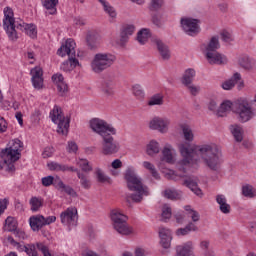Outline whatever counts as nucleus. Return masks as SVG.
Segmentation results:
<instances>
[{
    "mask_svg": "<svg viewBox=\"0 0 256 256\" xmlns=\"http://www.w3.org/2000/svg\"><path fill=\"white\" fill-rule=\"evenodd\" d=\"M55 221H57V217L55 216H48L47 218H44L43 216V220H42V222L44 223V226L51 225V223H55Z\"/></svg>",
    "mask_w": 256,
    "mask_h": 256,
    "instance_id": "obj_60",
    "label": "nucleus"
},
{
    "mask_svg": "<svg viewBox=\"0 0 256 256\" xmlns=\"http://www.w3.org/2000/svg\"><path fill=\"white\" fill-rule=\"evenodd\" d=\"M78 179H80V185L84 189H91V180L87 178V175L83 174V172H78Z\"/></svg>",
    "mask_w": 256,
    "mask_h": 256,
    "instance_id": "obj_41",
    "label": "nucleus"
},
{
    "mask_svg": "<svg viewBox=\"0 0 256 256\" xmlns=\"http://www.w3.org/2000/svg\"><path fill=\"white\" fill-rule=\"evenodd\" d=\"M183 193L179 190L175 189H166L164 191V197L166 199H171L172 201H177V199H181Z\"/></svg>",
    "mask_w": 256,
    "mask_h": 256,
    "instance_id": "obj_32",
    "label": "nucleus"
},
{
    "mask_svg": "<svg viewBox=\"0 0 256 256\" xmlns=\"http://www.w3.org/2000/svg\"><path fill=\"white\" fill-rule=\"evenodd\" d=\"M99 3L102 5L105 13L109 14V17H111V19H115V17H117V12H115V8H113L109 2H107V0H98Z\"/></svg>",
    "mask_w": 256,
    "mask_h": 256,
    "instance_id": "obj_34",
    "label": "nucleus"
},
{
    "mask_svg": "<svg viewBox=\"0 0 256 256\" xmlns=\"http://www.w3.org/2000/svg\"><path fill=\"white\" fill-rule=\"evenodd\" d=\"M36 247H37V250L41 251V253L44 256H52L51 252H49V247H47L45 244L38 242V243H36Z\"/></svg>",
    "mask_w": 256,
    "mask_h": 256,
    "instance_id": "obj_50",
    "label": "nucleus"
},
{
    "mask_svg": "<svg viewBox=\"0 0 256 256\" xmlns=\"http://www.w3.org/2000/svg\"><path fill=\"white\" fill-rule=\"evenodd\" d=\"M153 42L158 49L161 59H163V61H169V59H171V50H169V46L163 43L159 38L154 39Z\"/></svg>",
    "mask_w": 256,
    "mask_h": 256,
    "instance_id": "obj_21",
    "label": "nucleus"
},
{
    "mask_svg": "<svg viewBox=\"0 0 256 256\" xmlns=\"http://www.w3.org/2000/svg\"><path fill=\"white\" fill-rule=\"evenodd\" d=\"M165 5V0H151L149 9L150 11H161Z\"/></svg>",
    "mask_w": 256,
    "mask_h": 256,
    "instance_id": "obj_44",
    "label": "nucleus"
},
{
    "mask_svg": "<svg viewBox=\"0 0 256 256\" xmlns=\"http://www.w3.org/2000/svg\"><path fill=\"white\" fill-rule=\"evenodd\" d=\"M52 81L56 84L58 93L61 95V97H63L69 91V87L67 86V83H65L63 74H54L52 76Z\"/></svg>",
    "mask_w": 256,
    "mask_h": 256,
    "instance_id": "obj_20",
    "label": "nucleus"
},
{
    "mask_svg": "<svg viewBox=\"0 0 256 256\" xmlns=\"http://www.w3.org/2000/svg\"><path fill=\"white\" fill-rule=\"evenodd\" d=\"M193 79H195V71L193 69H187L183 74L181 83L184 84V86L191 85Z\"/></svg>",
    "mask_w": 256,
    "mask_h": 256,
    "instance_id": "obj_31",
    "label": "nucleus"
},
{
    "mask_svg": "<svg viewBox=\"0 0 256 256\" xmlns=\"http://www.w3.org/2000/svg\"><path fill=\"white\" fill-rule=\"evenodd\" d=\"M179 149L183 159L177 162L176 167L180 173H187L189 165H191V163H197L198 159L195 158L197 153L210 171L217 172L221 169L222 154L217 144H203L192 148L186 144H181Z\"/></svg>",
    "mask_w": 256,
    "mask_h": 256,
    "instance_id": "obj_1",
    "label": "nucleus"
},
{
    "mask_svg": "<svg viewBox=\"0 0 256 256\" xmlns=\"http://www.w3.org/2000/svg\"><path fill=\"white\" fill-rule=\"evenodd\" d=\"M148 39H149L148 29H142L138 32L137 41L140 43V45H145Z\"/></svg>",
    "mask_w": 256,
    "mask_h": 256,
    "instance_id": "obj_40",
    "label": "nucleus"
},
{
    "mask_svg": "<svg viewBox=\"0 0 256 256\" xmlns=\"http://www.w3.org/2000/svg\"><path fill=\"white\" fill-rule=\"evenodd\" d=\"M143 167H144V169H147L148 171H150V173H151L152 177H154V179H161V176H159V172H157L155 165H153L151 162L144 161Z\"/></svg>",
    "mask_w": 256,
    "mask_h": 256,
    "instance_id": "obj_39",
    "label": "nucleus"
},
{
    "mask_svg": "<svg viewBox=\"0 0 256 256\" xmlns=\"http://www.w3.org/2000/svg\"><path fill=\"white\" fill-rule=\"evenodd\" d=\"M77 165L80 167V169L84 173H89V171H93V167L91 166V164L89 163V160L87 159H80L77 162Z\"/></svg>",
    "mask_w": 256,
    "mask_h": 256,
    "instance_id": "obj_42",
    "label": "nucleus"
},
{
    "mask_svg": "<svg viewBox=\"0 0 256 256\" xmlns=\"http://www.w3.org/2000/svg\"><path fill=\"white\" fill-rule=\"evenodd\" d=\"M163 159L166 163H173V146L166 144L162 151Z\"/></svg>",
    "mask_w": 256,
    "mask_h": 256,
    "instance_id": "obj_33",
    "label": "nucleus"
},
{
    "mask_svg": "<svg viewBox=\"0 0 256 256\" xmlns=\"http://www.w3.org/2000/svg\"><path fill=\"white\" fill-rule=\"evenodd\" d=\"M7 209V199L0 200V215Z\"/></svg>",
    "mask_w": 256,
    "mask_h": 256,
    "instance_id": "obj_63",
    "label": "nucleus"
},
{
    "mask_svg": "<svg viewBox=\"0 0 256 256\" xmlns=\"http://www.w3.org/2000/svg\"><path fill=\"white\" fill-rule=\"evenodd\" d=\"M97 179L99 183H108V185H111L112 183L111 178L101 170H97Z\"/></svg>",
    "mask_w": 256,
    "mask_h": 256,
    "instance_id": "obj_45",
    "label": "nucleus"
},
{
    "mask_svg": "<svg viewBox=\"0 0 256 256\" xmlns=\"http://www.w3.org/2000/svg\"><path fill=\"white\" fill-rule=\"evenodd\" d=\"M170 121L167 118L156 116L149 122L150 129L159 131L160 133H167L169 131Z\"/></svg>",
    "mask_w": 256,
    "mask_h": 256,
    "instance_id": "obj_12",
    "label": "nucleus"
},
{
    "mask_svg": "<svg viewBox=\"0 0 256 256\" xmlns=\"http://www.w3.org/2000/svg\"><path fill=\"white\" fill-rule=\"evenodd\" d=\"M127 219V216L119 212V210L111 211L113 227L117 233H120V235H130L131 233V228L127 225Z\"/></svg>",
    "mask_w": 256,
    "mask_h": 256,
    "instance_id": "obj_9",
    "label": "nucleus"
},
{
    "mask_svg": "<svg viewBox=\"0 0 256 256\" xmlns=\"http://www.w3.org/2000/svg\"><path fill=\"white\" fill-rule=\"evenodd\" d=\"M55 181V177L53 176H46L42 178V185L44 187H51L53 185V182Z\"/></svg>",
    "mask_w": 256,
    "mask_h": 256,
    "instance_id": "obj_54",
    "label": "nucleus"
},
{
    "mask_svg": "<svg viewBox=\"0 0 256 256\" xmlns=\"http://www.w3.org/2000/svg\"><path fill=\"white\" fill-rule=\"evenodd\" d=\"M60 219L63 225H77V208H68L60 214Z\"/></svg>",
    "mask_w": 256,
    "mask_h": 256,
    "instance_id": "obj_14",
    "label": "nucleus"
},
{
    "mask_svg": "<svg viewBox=\"0 0 256 256\" xmlns=\"http://www.w3.org/2000/svg\"><path fill=\"white\" fill-rule=\"evenodd\" d=\"M30 227L33 231H40L45 227L43 223V215L32 216L29 219Z\"/></svg>",
    "mask_w": 256,
    "mask_h": 256,
    "instance_id": "obj_24",
    "label": "nucleus"
},
{
    "mask_svg": "<svg viewBox=\"0 0 256 256\" xmlns=\"http://www.w3.org/2000/svg\"><path fill=\"white\" fill-rule=\"evenodd\" d=\"M230 131L237 143H241L243 141V127L240 125L234 124L230 126Z\"/></svg>",
    "mask_w": 256,
    "mask_h": 256,
    "instance_id": "obj_28",
    "label": "nucleus"
},
{
    "mask_svg": "<svg viewBox=\"0 0 256 256\" xmlns=\"http://www.w3.org/2000/svg\"><path fill=\"white\" fill-rule=\"evenodd\" d=\"M188 91H190L191 95L195 97V95L199 94V91H201V88L199 86H195V84H189L186 85Z\"/></svg>",
    "mask_w": 256,
    "mask_h": 256,
    "instance_id": "obj_56",
    "label": "nucleus"
},
{
    "mask_svg": "<svg viewBox=\"0 0 256 256\" xmlns=\"http://www.w3.org/2000/svg\"><path fill=\"white\" fill-rule=\"evenodd\" d=\"M53 153H55V148L46 147L42 153L44 159H49V157H53Z\"/></svg>",
    "mask_w": 256,
    "mask_h": 256,
    "instance_id": "obj_57",
    "label": "nucleus"
},
{
    "mask_svg": "<svg viewBox=\"0 0 256 256\" xmlns=\"http://www.w3.org/2000/svg\"><path fill=\"white\" fill-rule=\"evenodd\" d=\"M182 185L188 187L198 197H203V191L199 188V180L197 178L188 177L183 181Z\"/></svg>",
    "mask_w": 256,
    "mask_h": 256,
    "instance_id": "obj_19",
    "label": "nucleus"
},
{
    "mask_svg": "<svg viewBox=\"0 0 256 256\" xmlns=\"http://www.w3.org/2000/svg\"><path fill=\"white\" fill-rule=\"evenodd\" d=\"M124 179L127 183V187L129 191L133 193L126 195L127 203H141L143 201V197H147L149 195V188L143 185V181L134 170L127 169Z\"/></svg>",
    "mask_w": 256,
    "mask_h": 256,
    "instance_id": "obj_4",
    "label": "nucleus"
},
{
    "mask_svg": "<svg viewBox=\"0 0 256 256\" xmlns=\"http://www.w3.org/2000/svg\"><path fill=\"white\" fill-rule=\"evenodd\" d=\"M90 128L92 131H94V133H97V118L90 120Z\"/></svg>",
    "mask_w": 256,
    "mask_h": 256,
    "instance_id": "obj_64",
    "label": "nucleus"
},
{
    "mask_svg": "<svg viewBox=\"0 0 256 256\" xmlns=\"http://www.w3.org/2000/svg\"><path fill=\"white\" fill-rule=\"evenodd\" d=\"M180 128L182 130L185 141H187V143H193V140L195 139V134H193V129H191V126L187 124H182Z\"/></svg>",
    "mask_w": 256,
    "mask_h": 256,
    "instance_id": "obj_27",
    "label": "nucleus"
},
{
    "mask_svg": "<svg viewBox=\"0 0 256 256\" xmlns=\"http://www.w3.org/2000/svg\"><path fill=\"white\" fill-rule=\"evenodd\" d=\"M135 33V25L126 24L123 25L120 29L119 39L116 41L117 45L120 47H125L127 42L129 41V37Z\"/></svg>",
    "mask_w": 256,
    "mask_h": 256,
    "instance_id": "obj_13",
    "label": "nucleus"
},
{
    "mask_svg": "<svg viewBox=\"0 0 256 256\" xmlns=\"http://www.w3.org/2000/svg\"><path fill=\"white\" fill-rule=\"evenodd\" d=\"M8 241L13 245V247H16L17 251H19L20 253H22V251H27V246L15 241L13 237H9Z\"/></svg>",
    "mask_w": 256,
    "mask_h": 256,
    "instance_id": "obj_49",
    "label": "nucleus"
},
{
    "mask_svg": "<svg viewBox=\"0 0 256 256\" xmlns=\"http://www.w3.org/2000/svg\"><path fill=\"white\" fill-rule=\"evenodd\" d=\"M221 39H222V41H225V43H229V42L233 41L231 33H229L228 31H223L221 33Z\"/></svg>",
    "mask_w": 256,
    "mask_h": 256,
    "instance_id": "obj_59",
    "label": "nucleus"
},
{
    "mask_svg": "<svg viewBox=\"0 0 256 256\" xmlns=\"http://www.w3.org/2000/svg\"><path fill=\"white\" fill-rule=\"evenodd\" d=\"M50 119L53 123L58 124L57 133L61 135H67L69 133V124L71 119L65 118L61 107L55 105L52 111L50 112Z\"/></svg>",
    "mask_w": 256,
    "mask_h": 256,
    "instance_id": "obj_8",
    "label": "nucleus"
},
{
    "mask_svg": "<svg viewBox=\"0 0 256 256\" xmlns=\"http://www.w3.org/2000/svg\"><path fill=\"white\" fill-rule=\"evenodd\" d=\"M187 216L192 219L193 223H197V221H199L201 219V216L199 215V212H197L195 210H190L187 213Z\"/></svg>",
    "mask_w": 256,
    "mask_h": 256,
    "instance_id": "obj_55",
    "label": "nucleus"
},
{
    "mask_svg": "<svg viewBox=\"0 0 256 256\" xmlns=\"http://www.w3.org/2000/svg\"><path fill=\"white\" fill-rule=\"evenodd\" d=\"M60 191H64L67 195H70L71 197H77V192L71 186L65 185L62 186V189Z\"/></svg>",
    "mask_w": 256,
    "mask_h": 256,
    "instance_id": "obj_53",
    "label": "nucleus"
},
{
    "mask_svg": "<svg viewBox=\"0 0 256 256\" xmlns=\"http://www.w3.org/2000/svg\"><path fill=\"white\" fill-rule=\"evenodd\" d=\"M66 149L68 153H77V151H79V146H77L75 141H69Z\"/></svg>",
    "mask_w": 256,
    "mask_h": 256,
    "instance_id": "obj_51",
    "label": "nucleus"
},
{
    "mask_svg": "<svg viewBox=\"0 0 256 256\" xmlns=\"http://www.w3.org/2000/svg\"><path fill=\"white\" fill-rule=\"evenodd\" d=\"M152 23L154 25H156V27H162L163 26V22H161V18H159V16H157V15L152 17Z\"/></svg>",
    "mask_w": 256,
    "mask_h": 256,
    "instance_id": "obj_62",
    "label": "nucleus"
},
{
    "mask_svg": "<svg viewBox=\"0 0 256 256\" xmlns=\"http://www.w3.org/2000/svg\"><path fill=\"white\" fill-rule=\"evenodd\" d=\"M21 151H23V142L19 139L11 140L9 147L1 150L0 159L4 161L8 173L15 171V162L21 159Z\"/></svg>",
    "mask_w": 256,
    "mask_h": 256,
    "instance_id": "obj_5",
    "label": "nucleus"
},
{
    "mask_svg": "<svg viewBox=\"0 0 256 256\" xmlns=\"http://www.w3.org/2000/svg\"><path fill=\"white\" fill-rule=\"evenodd\" d=\"M242 195L244 197H249L250 199H253L255 197V192L253 191V186L251 185H245L242 187Z\"/></svg>",
    "mask_w": 256,
    "mask_h": 256,
    "instance_id": "obj_46",
    "label": "nucleus"
},
{
    "mask_svg": "<svg viewBox=\"0 0 256 256\" xmlns=\"http://www.w3.org/2000/svg\"><path fill=\"white\" fill-rule=\"evenodd\" d=\"M117 61V57L110 53H98L97 54V72L101 73L106 69H109Z\"/></svg>",
    "mask_w": 256,
    "mask_h": 256,
    "instance_id": "obj_10",
    "label": "nucleus"
},
{
    "mask_svg": "<svg viewBox=\"0 0 256 256\" xmlns=\"http://www.w3.org/2000/svg\"><path fill=\"white\" fill-rule=\"evenodd\" d=\"M132 91L133 95L138 99H143V97H145V92L143 91V88L139 84H135L132 88Z\"/></svg>",
    "mask_w": 256,
    "mask_h": 256,
    "instance_id": "obj_47",
    "label": "nucleus"
},
{
    "mask_svg": "<svg viewBox=\"0 0 256 256\" xmlns=\"http://www.w3.org/2000/svg\"><path fill=\"white\" fill-rule=\"evenodd\" d=\"M239 81H241V74L236 72L230 79L224 81L221 87L224 89V91H231V89H233V87H235Z\"/></svg>",
    "mask_w": 256,
    "mask_h": 256,
    "instance_id": "obj_22",
    "label": "nucleus"
},
{
    "mask_svg": "<svg viewBox=\"0 0 256 256\" xmlns=\"http://www.w3.org/2000/svg\"><path fill=\"white\" fill-rule=\"evenodd\" d=\"M31 211L37 212L43 207V200L39 197H32L30 199Z\"/></svg>",
    "mask_w": 256,
    "mask_h": 256,
    "instance_id": "obj_37",
    "label": "nucleus"
},
{
    "mask_svg": "<svg viewBox=\"0 0 256 256\" xmlns=\"http://www.w3.org/2000/svg\"><path fill=\"white\" fill-rule=\"evenodd\" d=\"M47 167L49 171H62V173H65L66 165L65 164H59L58 162H50L47 164Z\"/></svg>",
    "mask_w": 256,
    "mask_h": 256,
    "instance_id": "obj_43",
    "label": "nucleus"
},
{
    "mask_svg": "<svg viewBox=\"0 0 256 256\" xmlns=\"http://www.w3.org/2000/svg\"><path fill=\"white\" fill-rule=\"evenodd\" d=\"M231 109L233 113L238 115L240 123H247V121L253 118V110H251V106H249L247 100H238L234 104L226 100L221 103L218 113H226V111H231Z\"/></svg>",
    "mask_w": 256,
    "mask_h": 256,
    "instance_id": "obj_6",
    "label": "nucleus"
},
{
    "mask_svg": "<svg viewBox=\"0 0 256 256\" xmlns=\"http://www.w3.org/2000/svg\"><path fill=\"white\" fill-rule=\"evenodd\" d=\"M30 75L34 89H43V69L36 66L30 70Z\"/></svg>",
    "mask_w": 256,
    "mask_h": 256,
    "instance_id": "obj_15",
    "label": "nucleus"
},
{
    "mask_svg": "<svg viewBox=\"0 0 256 256\" xmlns=\"http://www.w3.org/2000/svg\"><path fill=\"white\" fill-rule=\"evenodd\" d=\"M158 233L162 247L164 249H169V247H171V241L173 240L171 230L169 228L160 227Z\"/></svg>",
    "mask_w": 256,
    "mask_h": 256,
    "instance_id": "obj_18",
    "label": "nucleus"
},
{
    "mask_svg": "<svg viewBox=\"0 0 256 256\" xmlns=\"http://www.w3.org/2000/svg\"><path fill=\"white\" fill-rule=\"evenodd\" d=\"M159 153V142L152 140L147 146V155L153 157V155H157Z\"/></svg>",
    "mask_w": 256,
    "mask_h": 256,
    "instance_id": "obj_38",
    "label": "nucleus"
},
{
    "mask_svg": "<svg viewBox=\"0 0 256 256\" xmlns=\"http://www.w3.org/2000/svg\"><path fill=\"white\" fill-rule=\"evenodd\" d=\"M75 47H77L75 40L69 38L66 40L65 44L57 50V55L60 57H65V55L69 57L68 60L61 65L63 71H73L75 67L79 65V60L75 58Z\"/></svg>",
    "mask_w": 256,
    "mask_h": 256,
    "instance_id": "obj_7",
    "label": "nucleus"
},
{
    "mask_svg": "<svg viewBox=\"0 0 256 256\" xmlns=\"http://www.w3.org/2000/svg\"><path fill=\"white\" fill-rule=\"evenodd\" d=\"M221 47V44H219V38L214 36L210 39L207 47H206V53H211L213 51H217Z\"/></svg>",
    "mask_w": 256,
    "mask_h": 256,
    "instance_id": "obj_35",
    "label": "nucleus"
},
{
    "mask_svg": "<svg viewBox=\"0 0 256 256\" xmlns=\"http://www.w3.org/2000/svg\"><path fill=\"white\" fill-rule=\"evenodd\" d=\"M3 28L6 31L10 41H17V29L24 31L31 39H37V27L34 24L25 22H15L13 9L6 7L4 9Z\"/></svg>",
    "mask_w": 256,
    "mask_h": 256,
    "instance_id": "obj_3",
    "label": "nucleus"
},
{
    "mask_svg": "<svg viewBox=\"0 0 256 256\" xmlns=\"http://www.w3.org/2000/svg\"><path fill=\"white\" fill-rule=\"evenodd\" d=\"M172 211L169 205L165 204L162 208V220L169 221L171 219Z\"/></svg>",
    "mask_w": 256,
    "mask_h": 256,
    "instance_id": "obj_48",
    "label": "nucleus"
},
{
    "mask_svg": "<svg viewBox=\"0 0 256 256\" xmlns=\"http://www.w3.org/2000/svg\"><path fill=\"white\" fill-rule=\"evenodd\" d=\"M111 167L112 169H121V167H123V162L120 159H115L111 163Z\"/></svg>",
    "mask_w": 256,
    "mask_h": 256,
    "instance_id": "obj_61",
    "label": "nucleus"
},
{
    "mask_svg": "<svg viewBox=\"0 0 256 256\" xmlns=\"http://www.w3.org/2000/svg\"><path fill=\"white\" fill-rule=\"evenodd\" d=\"M97 135L100 139V152L102 155H116L121 150L119 142L113 135H117V129L103 119H97Z\"/></svg>",
    "mask_w": 256,
    "mask_h": 256,
    "instance_id": "obj_2",
    "label": "nucleus"
},
{
    "mask_svg": "<svg viewBox=\"0 0 256 256\" xmlns=\"http://www.w3.org/2000/svg\"><path fill=\"white\" fill-rule=\"evenodd\" d=\"M4 229L8 232L17 231V220L11 216L7 217L5 220Z\"/></svg>",
    "mask_w": 256,
    "mask_h": 256,
    "instance_id": "obj_36",
    "label": "nucleus"
},
{
    "mask_svg": "<svg viewBox=\"0 0 256 256\" xmlns=\"http://www.w3.org/2000/svg\"><path fill=\"white\" fill-rule=\"evenodd\" d=\"M86 45L90 51H95L97 47V35L95 33L88 31L86 35Z\"/></svg>",
    "mask_w": 256,
    "mask_h": 256,
    "instance_id": "obj_29",
    "label": "nucleus"
},
{
    "mask_svg": "<svg viewBox=\"0 0 256 256\" xmlns=\"http://www.w3.org/2000/svg\"><path fill=\"white\" fill-rule=\"evenodd\" d=\"M25 253H27V255H29V256H38L37 248L35 247V244L28 245V247L26 248Z\"/></svg>",
    "mask_w": 256,
    "mask_h": 256,
    "instance_id": "obj_58",
    "label": "nucleus"
},
{
    "mask_svg": "<svg viewBox=\"0 0 256 256\" xmlns=\"http://www.w3.org/2000/svg\"><path fill=\"white\" fill-rule=\"evenodd\" d=\"M165 103L164 96L161 93L154 94L148 100L147 105L153 107L155 105L161 106Z\"/></svg>",
    "mask_w": 256,
    "mask_h": 256,
    "instance_id": "obj_30",
    "label": "nucleus"
},
{
    "mask_svg": "<svg viewBox=\"0 0 256 256\" xmlns=\"http://www.w3.org/2000/svg\"><path fill=\"white\" fill-rule=\"evenodd\" d=\"M42 6L50 11V15H57V5H59V0H41Z\"/></svg>",
    "mask_w": 256,
    "mask_h": 256,
    "instance_id": "obj_26",
    "label": "nucleus"
},
{
    "mask_svg": "<svg viewBox=\"0 0 256 256\" xmlns=\"http://www.w3.org/2000/svg\"><path fill=\"white\" fill-rule=\"evenodd\" d=\"M239 64L242 69H245L246 71H253V69H255V59L249 56H243L240 58Z\"/></svg>",
    "mask_w": 256,
    "mask_h": 256,
    "instance_id": "obj_25",
    "label": "nucleus"
},
{
    "mask_svg": "<svg viewBox=\"0 0 256 256\" xmlns=\"http://www.w3.org/2000/svg\"><path fill=\"white\" fill-rule=\"evenodd\" d=\"M216 202L220 205L221 213L225 215L231 213V205L227 204V198L223 194H219L216 196Z\"/></svg>",
    "mask_w": 256,
    "mask_h": 256,
    "instance_id": "obj_23",
    "label": "nucleus"
},
{
    "mask_svg": "<svg viewBox=\"0 0 256 256\" xmlns=\"http://www.w3.org/2000/svg\"><path fill=\"white\" fill-rule=\"evenodd\" d=\"M100 89L105 97H115V82L113 81V79H103L100 82Z\"/></svg>",
    "mask_w": 256,
    "mask_h": 256,
    "instance_id": "obj_16",
    "label": "nucleus"
},
{
    "mask_svg": "<svg viewBox=\"0 0 256 256\" xmlns=\"http://www.w3.org/2000/svg\"><path fill=\"white\" fill-rule=\"evenodd\" d=\"M205 57L210 65H226L227 57L217 51L206 52Z\"/></svg>",
    "mask_w": 256,
    "mask_h": 256,
    "instance_id": "obj_17",
    "label": "nucleus"
},
{
    "mask_svg": "<svg viewBox=\"0 0 256 256\" xmlns=\"http://www.w3.org/2000/svg\"><path fill=\"white\" fill-rule=\"evenodd\" d=\"M52 185L55 187V189H58V191H61L62 187L65 186V183H63V180H61V177L56 176L54 177V181Z\"/></svg>",
    "mask_w": 256,
    "mask_h": 256,
    "instance_id": "obj_52",
    "label": "nucleus"
},
{
    "mask_svg": "<svg viewBox=\"0 0 256 256\" xmlns=\"http://www.w3.org/2000/svg\"><path fill=\"white\" fill-rule=\"evenodd\" d=\"M199 19L195 18H182L181 19V26L183 31L187 33V35H197L199 33Z\"/></svg>",
    "mask_w": 256,
    "mask_h": 256,
    "instance_id": "obj_11",
    "label": "nucleus"
}]
</instances>
